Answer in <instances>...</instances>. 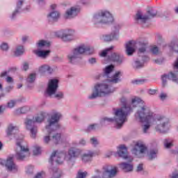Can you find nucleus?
<instances>
[{
  "label": "nucleus",
  "mask_w": 178,
  "mask_h": 178,
  "mask_svg": "<svg viewBox=\"0 0 178 178\" xmlns=\"http://www.w3.org/2000/svg\"><path fill=\"white\" fill-rule=\"evenodd\" d=\"M135 119L141 123H146L142 126L143 133H148L149 127L156 124L155 130L157 133L165 134L169 131V118L164 115H156L148 106H143L135 113Z\"/></svg>",
  "instance_id": "1"
},
{
  "label": "nucleus",
  "mask_w": 178,
  "mask_h": 178,
  "mask_svg": "<svg viewBox=\"0 0 178 178\" xmlns=\"http://www.w3.org/2000/svg\"><path fill=\"white\" fill-rule=\"evenodd\" d=\"M122 75L123 73L121 71H117L110 79L95 85L92 90V93L88 95V99L92 101L97 99V98L105 97V95L113 92L115 88L112 86V84H118V83H120V81H122L120 77Z\"/></svg>",
  "instance_id": "2"
},
{
  "label": "nucleus",
  "mask_w": 178,
  "mask_h": 178,
  "mask_svg": "<svg viewBox=\"0 0 178 178\" xmlns=\"http://www.w3.org/2000/svg\"><path fill=\"white\" fill-rule=\"evenodd\" d=\"M120 101L123 106L114 110L115 117L113 118L107 117L103 118L100 121L102 126H106L108 123L115 122V129H122V127H123V124L127 122V116H129V113L133 112V108L130 104H127V99H126V97H122Z\"/></svg>",
  "instance_id": "3"
},
{
  "label": "nucleus",
  "mask_w": 178,
  "mask_h": 178,
  "mask_svg": "<svg viewBox=\"0 0 178 178\" xmlns=\"http://www.w3.org/2000/svg\"><path fill=\"white\" fill-rule=\"evenodd\" d=\"M62 118V113L55 110L51 111V118L47 120V124L46 125V130L48 135L43 138V143L44 144H56L60 143V134L56 133V130L59 129V120Z\"/></svg>",
  "instance_id": "4"
},
{
  "label": "nucleus",
  "mask_w": 178,
  "mask_h": 178,
  "mask_svg": "<svg viewBox=\"0 0 178 178\" xmlns=\"http://www.w3.org/2000/svg\"><path fill=\"white\" fill-rule=\"evenodd\" d=\"M83 154V149L77 147H70L66 152H59L55 151L54 152L50 158L49 162L51 163H58L59 165H62L63 163V161H65L68 165H74V162L76 159H79L81 156ZM56 159V160H55Z\"/></svg>",
  "instance_id": "5"
},
{
  "label": "nucleus",
  "mask_w": 178,
  "mask_h": 178,
  "mask_svg": "<svg viewBox=\"0 0 178 178\" xmlns=\"http://www.w3.org/2000/svg\"><path fill=\"white\" fill-rule=\"evenodd\" d=\"M92 55L94 54V47L87 44H80L72 49L67 54L68 62L72 65H77L83 59V54Z\"/></svg>",
  "instance_id": "6"
},
{
  "label": "nucleus",
  "mask_w": 178,
  "mask_h": 178,
  "mask_svg": "<svg viewBox=\"0 0 178 178\" xmlns=\"http://www.w3.org/2000/svg\"><path fill=\"white\" fill-rule=\"evenodd\" d=\"M114 22L113 15L107 10H101L93 15L92 22L97 29H102L104 26H111Z\"/></svg>",
  "instance_id": "7"
},
{
  "label": "nucleus",
  "mask_w": 178,
  "mask_h": 178,
  "mask_svg": "<svg viewBox=\"0 0 178 178\" xmlns=\"http://www.w3.org/2000/svg\"><path fill=\"white\" fill-rule=\"evenodd\" d=\"M136 44L138 45V54H145L148 48V41L144 38H140L136 42L130 40L125 44V52L128 56H131L136 52Z\"/></svg>",
  "instance_id": "8"
},
{
  "label": "nucleus",
  "mask_w": 178,
  "mask_h": 178,
  "mask_svg": "<svg viewBox=\"0 0 178 178\" xmlns=\"http://www.w3.org/2000/svg\"><path fill=\"white\" fill-rule=\"evenodd\" d=\"M45 113H42L41 115H38L33 119L26 118L25 120L24 124L26 129L30 131V136L31 138H35L37 137V133H38V129H37V126H35V123H41L44 122V115Z\"/></svg>",
  "instance_id": "9"
},
{
  "label": "nucleus",
  "mask_w": 178,
  "mask_h": 178,
  "mask_svg": "<svg viewBox=\"0 0 178 178\" xmlns=\"http://www.w3.org/2000/svg\"><path fill=\"white\" fill-rule=\"evenodd\" d=\"M113 46H111L101 53V56L106 58L107 62H115L117 65H122L124 62V56L118 54L113 53Z\"/></svg>",
  "instance_id": "10"
},
{
  "label": "nucleus",
  "mask_w": 178,
  "mask_h": 178,
  "mask_svg": "<svg viewBox=\"0 0 178 178\" xmlns=\"http://www.w3.org/2000/svg\"><path fill=\"white\" fill-rule=\"evenodd\" d=\"M96 175L91 178H113L118 174V168L112 165H105L102 170H95Z\"/></svg>",
  "instance_id": "11"
},
{
  "label": "nucleus",
  "mask_w": 178,
  "mask_h": 178,
  "mask_svg": "<svg viewBox=\"0 0 178 178\" xmlns=\"http://www.w3.org/2000/svg\"><path fill=\"white\" fill-rule=\"evenodd\" d=\"M112 155H114L115 156L118 155L120 158H122V159H127L128 162H131L133 161V157L129 156L127 147L124 145H120L118 146L117 152H108L106 153V158H109L110 156H112Z\"/></svg>",
  "instance_id": "12"
},
{
  "label": "nucleus",
  "mask_w": 178,
  "mask_h": 178,
  "mask_svg": "<svg viewBox=\"0 0 178 178\" xmlns=\"http://www.w3.org/2000/svg\"><path fill=\"white\" fill-rule=\"evenodd\" d=\"M119 24H115L112 28L111 33L102 35L101 39L105 42H111L115 40H119V30L121 29Z\"/></svg>",
  "instance_id": "13"
},
{
  "label": "nucleus",
  "mask_w": 178,
  "mask_h": 178,
  "mask_svg": "<svg viewBox=\"0 0 178 178\" xmlns=\"http://www.w3.org/2000/svg\"><path fill=\"white\" fill-rule=\"evenodd\" d=\"M15 156L18 161H23L24 159L30 156L29 147L23 145L22 142H17Z\"/></svg>",
  "instance_id": "14"
},
{
  "label": "nucleus",
  "mask_w": 178,
  "mask_h": 178,
  "mask_svg": "<svg viewBox=\"0 0 178 178\" xmlns=\"http://www.w3.org/2000/svg\"><path fill=\"white\" fill-rule=\"evenodd\" d=\"M155 16H156V10L151 9L147 11V15H143L141 12L138 11L135 19L138 23H146L147 20H149V19H152V17H155Z\"/></svg>",
  "instance_id": "15"
},
{
  "label": "nucleus",
  "mask_w": 178,
  "mask_h": 178,
  "mask_svg": "<svg viewBox=\"0 0 178 178\" xmlns=\"http://www.w3.org/2000/svg\"><path fill=\"white\" fill-rule=\"evenodd\" d=\"M58 84L59 80L56 79H50L46 90V97H52V95H55L58 90V87H59Z\"/></svg>",
  "instance_id": "16"
},
{
  "label": "nucleus",
  "mask_w": 178,
  "mask_h": 178,
  "mask_svg": "<svg viewBox=\"0 0 178 178\" xmlns=\"http://www.w3.org/2000/svg\"><path fill=\"white\" fill-rule=\"evenodd\" d=\"M145 152H147V147L141 142H137L132 149V153L137 158H143Z\"/></svg>",
  "instance_id": "17"
},
{
  "label": "nucleus",
  "mask_w": 178,
  "mask_h": 178,
  "mask_svg": "<svg viewBox=\"0 0 178 178\" xmlns=\"http://www.w3.org/2000/svg\"><path fill=\"white\" fill-rule=\"evenodd\" d=\"M79 13H80V8L72 6L66 10L63 15V17L65 20H72V19H74V17H77Z\"/></svg>",
  "instance_id": "18"
},
{
  "label": "nucleus",
  "mask_w": 178,
  "mask_h": 178,
  "mask_svg": "<svg viewBox=\"0 0 178 178\" xmlns=\"http://www.w3.org/2000/svg\"><path fill=\"white\" fill-rule=\"evenodd\" d=\"M176 74H178V69L175 68V64H174L173 71L170 72L168 74H164L163 75L161 76L163 87H166L168 86V80H171L175 83V81L173 80V79H175Z\"/></svg>",
  "instance_id": "19"
},
{
  "label": "nucleus",
  "mask_w": 178,
  "mask_h": 178,
  "mask_svg": "<svg viewBox=\"0 0 178 178\" xmlns=\"http://www.w3.org/2000/svg\"><path fill=\"white\" fill-rule=\"evenodd\" d=\"M149 60V57L147 56H143L142 57H139L136 60H134L133 63V67L136 70H138L140 69H143L144 67V63L145 62H148Z\"/></svg>",
  "instance_id": "20"
},
{
  "label": "nucleus",
  "mask_w": 178,
  "mask_h": 178,
  "mask_svg": "<svg viewBox=\"0 0 178 178\" xmlns=\"http://www.w3.org/2000/svg\"><path fill=\"white\" fill-rule=\"evenodd\" d=\"M55 161H56V159H54V162L52 163L49 162V163L51 165L49 168V172L51 175V178H60L62 177V170L58 169L57 167H53L54 163L59 165V163H57Z\"/></svg>",
  "instance_id": "21"
},
{
  "label": "nucleus",
  "mask_w": 178,
  "mask_h": 178,
  "mask_svg": "<svg viewBox=\"0 0 178 178\" xmlns=\"http://www.w3.org/2000/svg\"><path fill=\"white\" fill-rule=\"evenodd\" d=\"M74 30L73 29H66L63 31L61 38L63 41L65 42H69V41H73L74 40Z\"/></svg>",
  "instance_id": "22"
},
{
  "label": "nucleus",
  "mask_w": 178,
  "mask_h": 178,
  "mask_svg": "<svg viewBox=\"0 0 178 178\" xmlns=\"http://www.w3.org/2000/svg\"><path fill=\"white\" fill-rule=\"evenodd\" d=\"M60 13L58 10H52L47 15L49 23H55L59 20Z\"/></svg>",
  "instance_id": "23"
},
{
  "label": "nucleus",
  "mask_w": 178,
  "mask_h": 178,
  "mask_svg": "<svg viewBox=\"0 0 178 178\" xmlns=\"http://www.w3.org/2000/svg\"><path fill=\"white\" fill-rule=\"evenodd\" d=\"M5 166L8 172H13L17 170V166L13 161V156H8L5 162Z\"/></svg>",
  "instance_id": "24"
},
{
  "label": "nucleus",
  "mask_w": 178,
  "mask_h": 178,
  "mask_svg": "<svg viewBox=\"0 0 178 178\" xmlns=\"http://www.w3.org/2000/svg\"><path fill=\"white\" fill-rule=\"evenodd\" d=\"M19 133V127H16L13 124H10L6 129V134L8 137L10 136H16Z\"/></svg>",
  "instance_id": "25"
},
{
  "label": "nucleus",
  "mask_w": 178,
  "mask_h": 178,
  "mask_svg": "<svg viewBox=\"0 0 178 178\" xmlns=\"http://www.w3.org/2000/svg\"><path fill=\"white\" fill-rule=\"evenodd\" d=\"M138 105H143L140 107V109L143 106H147V105L144 104V101H143V99H141V98L137 97L132 98L131 105H130L131 108V106L133 108H137V106H138Z\"/></svg>",
  "instance_id": "26"
},
{
  "label": "nucleus",
  "mask_w": 178,
  "mask_h": 178,
  "mask_svg": "<svg viewBox=\"0 0 178 178\" xmlns=\"http://www.w3.org/2000/svg\"><path fill=\"white\" fill-rule=\"evenodd\" d=\"M147 159L149 161H154L158 157V149H150L147 152Z\"/></svg>",
  "instance_id": "27"
},
{
  "label": "nucleus",
  "mask_w": 178,
  "mask_h": 178,
  "mask_svg": "<svg viewBox=\"0 0 178 178\" xmlns=\"http://www.w3.org/2000/svg\"><path fill=\"white\" fill-rule=\"evenodd\" d=\"M50 53L51 51L49 50H41L40 49L34 51V54H35L38 58H42V59H45V58H47Z\"/></svg>",
  "instance_id": "28"
},
{
  "label": "nucleus",
  "mask_w": 178,
  "mask_h": 178,
  "mask_svg": "<svg viewBox=\"0 0 178 178\" xmlns=\"http://www.w3.org/2000/svg\"><path fill=\"white\" fill-rule=\"evenodd\" d=\"M95 153L92 151H89L86 153H84L82 155L81 159L83 162H90V161H92V156H94Z\"/></svg>",
  "instance_id": "29"
},
{
  "label": "nucleus",
  "mask_w": 178,
  "mask_h": 178,
  "mask_svg": "<svg viewBox=\"0 0 178 178\" xmlns=\"http://www.w3.org/2000/svg\"><path fill=\"white\" fill-rule=\"evenodd\" d=\"M168 46L170 47L173 52L178 54V38H174L169 43Z\"/></svg>",
  "instance_id": "30"
},
{
  "label": "nucleus",
  "mask_w": 178,
  "mask_h": 178,
  "mask_svg": "<svg viewBox=\"0 0 178 178\" xmlns=\"http://www.w3.org/2000/svg\"><path fill=\"white\" fill-rule=\"evenodd\" d=\"M120 166L124 172H131L133 170V165L129 163H121Z\"/></svg>",
  "instance_id": "31"
},
{
  "label": "nucleus",
  "mask_w": 178,
  "mask_h": 178,
  "mask_svg": "<svg viewBox=\"0 0 178 178\" xmlns=\"http://www.w3.org/2000/svg\"><path fill=\"white\" fill-rule=\"evenodd\" d=\"M24 54V47L22 44H19L16 46L15 49L14 51V54L16 56H22Z\"/></svg>",
  "instance_id": "32"
},
{
  "label": "nucleus",
  "mask_w": 178,
  "mask_h": 178,
  "mask_svg": "<svg viewBox=\"0 0 178 178\" xmlns=\"http://www.w3.org/2000/svg\"><path fill=\"white\" fill-rule=\"evenodd\" d=\"M51 45V43L47 40H39L38 42L36 43V47L38 48H48Z\"/></svg>",
  "instance_id": "33"
},
{
  "label": "nucleus",
  "mask_w": 178,
  "mask_h": 178,
  "mask_svg": "<svg viewBox=\"0 0 178 178\" xmlns=\"http://www.w3.org/2000/svg\"><path fill=\"white\" fill-rule=\"evenodd\" d=\"M114 69H115V65H107L104 70V75L106 77H110L109 76L113 72Z\"/></svg>",
  "instance_id": "34"
},
{
  "label": "nucleus",
  "mask_w": 178,
  "mask_h": 178,
  "mask_svg": "<svg viewBox=\"0 0 178 178\" xmlns=\"http://www.w3.org/2000/svg\"><path fill=\"white\" fill-rule=\"evenodd\" d=\"M39 72L40 73H52L53 70L49 65H44L39 67Z\"/></svg>",
  "instance_id": "35"
},
{
  "label": "nucleus",
  "mask_w": 178,
  "mask_h": 178,
  "mask_svg": "<svg viewBox=\"0 0 178 178\" xmlns=\"http://www.w3.org/2000/svg\"><path fill=\"white\" fill-rule=\"evenodd\" d=\"M27 3V1L26 0H18L17 1V4H16V7L15 9H17V10H22V8H23L24 5H26Z\"/></svg>",
  "instance_id": "36"
},
{
  "label": "nucleus",
  "mask_w": 178,
  "mask_h": 178,
  "mask_svg": "<svg viewBox=\"0 0 178 178\" xmlns=\"http://www.w3.org/2000/svg\"><path fill=\"white\" fill-rule=\"evenodd\" d=\"M97 129H99V125L98 124H92L89 125L85 131L87 133H90V131H94L95 130H97Z\"/></svg>",
  "instance_id": "37"
},
{
  "label": "nucleus",
  "mask_w": 178,
  "mask_h": 178,
  "mask_svg": "<svg viewBox=\"0 0 178 178\" xmlns=\"http://www.w3.org/2000/svg\"><path fill=\"white\" fill-rule=\"evenodd\" d=\"M150 52L152 54V55H155L156 56H158V55H161V51L159 50V48L156 46H152L150 48Z\"/></svg>",
  "instance_id": "38"
},
{
  "label": "nucleus",
  "mask_w": 178,
  "mask_h": 178,
  "mask_svg": "<svg viewBox=\"0 0 178 178\" xmlns=\"http://www.w3.org/2000/svg\"><path fill=\"white\" fill-rule=\"evenodd\" d=\"M164 147L165 148H172L173 147V140L170 138H167L164 140Z\"/></svg>",
  "instance_id": "39"
},
{
  "label": "nucleus",
  "mask_w": 178,
  "mask_h": 178,
  "mask_svg": "<svg viewBox=\"0 0 178 178\" xmlns=\"http://www.w3.org/2000/svg\"><path fill=\"white\" fill-rule=\"evenodd\" d=\"M0 49L3 52H8L9 51V44L8 42H3L0 44Z\"/></svg>",
  "instance_id": "40"
},
{
  "label": "nucleus",
  "mask_w": 178,
  "mask_h": 178,
  "mask_svg": "<svg viewBox=\"0 0 178 178\" xmlns=\"http://www.w3.org/2000/svg\"><path fill=\"white\" fill-rule=\"evenodd\" d=\"M36 76H37V74L35 73L30 74L26 79V81L28 83H34V81H35Z\"/></svg>",
  "instance_id": "41"
},
{
  "label": "nucleus",
  "mask_w": 178,
  "mask_h": 178,
  "mask_svg": "<svg viewBox=\"0 0 178 178\" xmlns=\"http://www.w3.org/2000/svg\"><path fill=\"white\" fill-rule=\"evenodd\" d=\"M132 84H135L138 86L140 84H144V83H147V79H135L131 81Z\"/></svg>",
  "instance_id": "42"
},
{
  "label": "nucleus",
  "mask_w": 178,
  "mask_h": 178,
  "mask_svg": "<svg viewBox=\"0 0 178 178\" xmlns=\"http://www.w3.org/2000/svg\"><path fill=\"white\" fill-rule=\"evenodd\" d=\"M25 172L26 175H33V173H34V166L33 165L26 166Z\"/></svg>",
  "instance_id": "43"
},
{
  "label": "nucleus",
  "mask_w": 178,
  "mask_h": 178,
  "mask_svg": "<svg viewBox=\"0 0 178 178\" xmlns=\"http://www.w3.org/2000/svg\"><path fill=\"white\" fill-rule=\"evenodd\" d=\"M88 172L87 171L81 172L79 171L76 178H86Z\"/></svg>",
  "instance_id": "44"
},
{
  "label": "nucleus",
  "mask_w": 178,
  "mask_h": 178,
  "mask_svg": "<svg viewBox=\"0 0 178 178\" xmlns=\"http://www.w3.org/2000/svg\"><path fill=\"white\" fill-rule=\"evenodd\" d=\"M33 155H40L41 154V147L38 145L33 146Z\"/></svg>",
  "instance_id": "45"
},
{
  "label": "nucleus",
  "mask_w": 178,
  "mask_h": 178,
  "mask_svg": "<svg viewBox=\"0 0 178 178\" xmlns=\"http://www.w3.org/2000/svg\"><path fill=\"white\" fill-rule=\"evenodd\" d=\"M19 12L20 10H17V8H15V10L10 15V19H11V20H15L17 15H19Z\"/></svg>",
  "instance_id": "46"
},
{
  "label": "nucleus",
  "mask_w": 178,
  "mask_h": 178,
  "mask_svg": "<svg viewBox=\"0 0 178 178\" xmlns=\"http://www.w3.org/2000/svg\"><path fill=\"white\" fill-rule=\"evenodd\" d=\"M90 143L93 147H97V145H99V141L95 137L90 138Z\"/></svg>",
  "instance_id": "47"
},
{
  "label": "nucleus",
  "mask_w": 178,
  "mask_h": 178,
  "mask_svg": "<svg viewBox=\"0 0 178 178\" xmlns=\"http://www.w3.org/2000/svg\"><path fill=\"white\" fill-rule=\"evenodd\" d=\"M37 2L40 9H42V8H45V5H47V0H37Z\"/></svg>",
  "instance_id": "48"
},
{
  "label": "nucleus",
  "mask_w": 178,
  "mask_h": 178,
  "mask_svg": "<svg viewBox=\"0 0 178 178\" xmlns=\"http://www.w3.org/2000/svg\"><path fill=\"white\" fill-rule=\"evenodd\" d=\"M18 111L20 113H27V112L30 111V107H29V106H24V107L18 109Z\"/></svg>",
  "instance_id": "49"
},
{
  "label": "nucleus",
  "mask_w": 178,
  "mask_h": 178,
  "mask_svg": "<svg viewBox=\"0 0 178 178\" xmlns=\"http://www.w3.org/2000/svg\"><path fill=\"white\" fill-rule=\"evenodd\" d=\"M16 102H17V101H16V100H10L7 103V108H13L15 106V105H16Z\"/></svg>",
  "instance_id": "50"
},
{
  "label": "nucleus",
  "mask_w": 178,
  "mask_h": 178,
  "mask_svg": "<svg viewBox=\"0 0 178 178\" xmlns=\"http://www.w3.org/2000/svg\"><path fill=\"white\" fill-rule=\"evenodd\" d=\"M54 98H56L57 99H63L64 95L62 92H58L54 95Z\"/></svg>",
  "instance_id": "51"
},
{
  "label": "nucleus",
  "mask_w": 178,
  "mask_h": 178,
  "mask_svg": "<svg viewBox=\"0 0 178 178\" xmlns=\"http://www.w3.org/2000/svg\"><path fill=\"white\" fill-rule=\"evenodd\" d=\"M88 62L90 65H95V63H97V58H90L88 60Z\"/></svg>",
  "instance_id": "52"
},
{
  "label": "nucleus",
  "mask_w": 178,
  "mask_h": 178,
  "mask_svg": "<svg viewBox=\"0 0 178 178\" xmlns=\"http://www.w3.org/2000/svg\"><path fill=\"white\" fill-rule=\"evenodd\" d=\"M159 98L161 101H165V99H166V98H168V95L166 93H161L159 95Z\"/></svg>",
  "instance_id": "53"
},
{
  "label": "nucleus",
  "mask_w": 178,
  "mask_h": 178,
  "mask_svg": "<svg viewBox=\"0 0 178 178\" xmlns=\"http://www.w3.org/2000/svg\"><path fill=\"white\" fill-rule=\"evenodd\" d=\"M78 144L79 145H81L82 147H84V145H86L87 141L86 140V139L81 138V140H79Z\"/></svg>",
  "instance_id": "54"
},
{
  "label": "nucleus",
  "mask_w": 178,
  "mask_h": 178,
  "mask_svg": "<svg viewBox=\"0 0 178 178\" xmlns=\"http://www.w3.org/2000/svg\"><path fill=\"white\" fill-rule=\"evenodd\" d=\"M22 69H23V70H25V72L29 70V63H27V62L23 63Z\"/></svg>",
  "instance_id": "55"
},
{
  "label": "nucleus",
  "mask_w": 178,
  "mask_h": 178,
  "mask_svg": "<svg viewBox=\"0 0 178 178\" xmlns=\"http://www.w3.org/2000/svg\"><path fill=\"white\" fill-rule=\"evenodd\" d=\"M154 62L156 65H162V63H163V58H157L154 60Z\"/></svg>",
  "instance_id": "56"
},
{
  "label": "nucleus",
  "mask_w": 178,
  "mask_h": 178,
  "mask_svg": "<svg viewBox=\"0 0 178 178\" xmlns=\"http://www.w3.org/2000/svg\"><path fill=\"white\" fill-rule=\"evenodd\" d=\"M148 94H149V95H155V94H156V90H155V89H149L148 90Z\"/></svg>",
  "instance_id": "57"
},
{
  "label": "nucleus",
  "mask_w": 178,
  "mask_h": 178,
  "mask_svg": "<svg viewBox=\"0 0 178 178\" xmlns=\"http://www.w3.org/2000/svg\"><path fill=\"white\" fill-rule=\"evenodd\" d=\"M29 37L27 35H23L22 37V42H23V44H25V42H27L28 40H29Z\"/></svg>",
  "instance_id": "58"
},
{
  "label": "nucleus",
  "mask_w": 178,
  "mask_h": 178,
  "mask_svg": "<svg viewBox=\"0 0 178 178\" xmlns=\"http://www.w3.org/2000/svg\"><path fill=\"white\" fill-rule=\"evenodd\" d=\"M34 178H44V172H38Z\"/></svg>",
  "instance_id": "59"
},
{
  "label": "nucleus",
  "mask_w": 178,
  "mask_h": 178,
  "mask_svg": "<svg viewBox=\"0 0 178 178\" xmlns=\"http://www.w3.org/2000/svg\"><path fill=\"white\" fill-rule=\"evenodd\" d=\"M12 90H13V86H9L6 88V92H10V91H12Z\"/></svg>",
  "instance_id": "60"
},
{
  "label": "nucleus",
  "mask_w": 178,
  "mask_h": 178,
  "mask_svg": "<svg viewBox=\"0 0 178 178\" xmlns=\"http://www.w3.org/2000/svg\"><path fill=\"white\" fill-rule=\"evenodd\" d=\"M5 109H6V106H0V115L3 113Z\"/></svg>",
  "instance_id": "61"
},
{
  "label": "nucleus",
  "mask_w": 178,
  "mask_h": 178,
  "mask_svg": "<svg viewBox=\"0 0 178 178\" xmlns=\"http://www.w3.org/2000/svg\"><path fill=\"white\" fill-rule=\"evenodd\" d=\"M6 81L7 83H13V78H12L11 76H8L6 79Z\"/></svg>",
  "instance_id": "62"
},
{
  "label": "nucleus",
  "mask_w": 178,
  "mask_h": 178,
  "mask_svg": "<svg viewBox=\"0 0 178 178\" xmlns=\"http://www.w3.org/2000/svg\"><path fill=\"white\" fill-rule=\"evenodd\" d=\"M171 178H178V172H172Z\"/></svg>",
  "instance_id": "63"
},
{
  "label": "nucleus",
  "mask_w": 178,
  "mask_h": 178,
  "mask_svg": "<svg viewBox=\"0 0 178 178\" xmlns=\"http://www.w3.org/2000/svg\"><path fill=\"white\" fill-rule=\"evenodd\" d=\"M172 80L175 81V83L178 84V74L175 75V78H173Z\"/></svg>",
  "instance_id": "64"
}]
</instances>
